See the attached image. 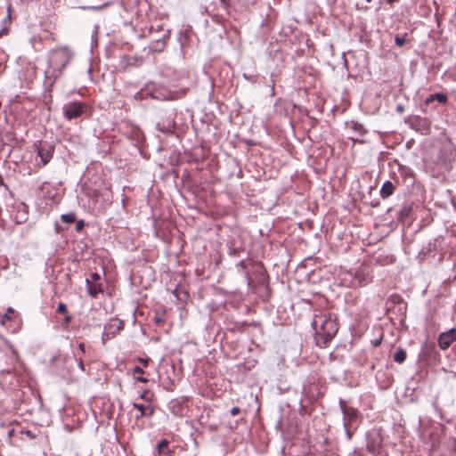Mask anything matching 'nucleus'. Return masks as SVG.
Instances as JSON below:
<instances>
[{"label":"nucleus","mask_w":456,"mask_h":456,"mask_svg":"<svg viewBox=\"0 0 456 456\" xmlns=\"http://www.w3.org/2000/svg\"><path fill=\"white\" fill-rule=\"evenodd\" d=\"M312 326L315 330L316 343L320 346H326L338 330L336 320L327 313L314 314Z\"/></svg>","instance_id":"nucleus-1"},{"label":"nucleus","mask_w":456,"mask_h":456,"mask_svg":"<svg viewBox=\"0 0 456 456\" xmlns=\"http://www.w3.org/2000/svg\"><path fill=\"white\" fill-rule=\"evenodd\" d=\"M71 60V53L67 47L56 48L49 52L48 65L45 71V79L53 84L62 74V70Z\"/></svg>","instance_id":"nucleus-2"},{"label":"nucleus","mask_w":456,"mask_h":456,"mask_svg":"<svg viewBox=\"0 0 456 456\" xmlns=\"http://www.w3.org/2000/svg\"><path fill=\"white\" fill-rule=\"evenodd\" d=\"M338 404L343 414V426L345 432L348 439L351 438L352 435L350 428L352 425L358 422L360 418V412L357 409L348 406L343 399H339Z\"/></svg>","instance_id":"nucleus-3"},{"label":"nucleus","mask_w":456,"mask_h":456,"mask_svg":"<svg viewBox=\"0 0 456 456\" xmlns=\"http://www.w3.org/2000/svg\"><path fill=\"white\" fill-rule=\"evenodd\" d=\"M86 104L81 102H70L63 105L64 118L68 120L79 118L85 111Z\"/></svg>","instance_id":"nucleus-4"},{"label":"nucleus","mask_w":456,"mask_h":456,"mask_svg":"<svg viewBox=\"0 0 456 456\" xmlns=\"http://www.w3.org/2000/svg\"><path fill=\"white\" fill-rule=\"evenodd\" d=\"M54 152V147L47 142H40L37 147V155L41 159V164L38 167L47 165L52 159Z\"/></svg>","instance_id":"nucleus-5"},{"label":"nucleus","mask_w":456,"mask_h":456,"mask_svg":"<svg viewBox=\"0 0 456 456\" xmlns=\"http://www.w3.org/2000/svg\"><path fill=\"white\" fill-rule=\"evenodd\" d=\"M382 444V437L379 433H370L367 436V449L372 454L379 452Z\"/></svg>","instance_id":"nucleus-6"},{"label":"nucleus","mask_w":456,"mask_h":456,"mask_svg":"<svg viewBox=\"0 0 456 456\" xmlns=\"http://www.w3.org/2000/svg\"><path fill=\"white\" fill-rule=\"evenodd\" d=\"M456 340V329L452 328L443 332L438 337V346L442 350H446Z\"/></svg>","instance_id":"nucleus-7"},{"label":"nucleus","mask_w":456,"mask_h":456,"mask_svg":"<svg viewBox=\"0 0 456 456\" xmlns=\"http://www.w3.org/2000/svg\"><path fill=\"white\" fill-rule=\"evenodd\" d=\"M124 327V322L121 320L118 319H112L110 321V322L105 326V330L111 333L112 335H115L117 332L121 330Z\"/></svg>","instance_id":"nucleus-8"},{"label":"nucleus","mask_w":456,"mask_h":456,"mask_svg":"<svg viewBox=\"0 0 456 456\" xmlns=\"http://www.w3.org/2000/svg\"><path fill=\"white\" fill-rule=\"evenodd\" d=\"M86 289L88 294L95 297L100 292L102 291V285L97 282H92L91 280H86Z\"/></svg>","instance_id":"nucleus-9"},{"label":"nucleus","mask_w":456,"mask_h":456,"mask_svg":"<svg viewBox=\"0 0 456 456\" xmlns=\"http://www.w3.org/2000/svg\"><path fill=\"white\" fill-rule=\"evenodd\" d=\"M395 186L390 181H387L383 183L380 189V196L383 199L388 198L394 193Z\"/></svg>","instance_id":"nucleus-10"},{"label":"nucleus","mask_w":456,"mask_h":456,"mask_svg":"<svg viewBox=\"0 0 456 456\" xmlns=\"http://www.w3.org/2000/svg\"><path fill=\"white\" fill-rule=\"evenodd\" d=\"M448 100V97L446 94L442 93H436L434 94H430L428 97L425 100V104H430L434 101H437L440 103H445Z\"/></svg>","instance_id":"nucleus-11"},{"label":"nucleus","mask_w":456,"mask_h":456,"mask_svg":"<svg viewBox=\"0 0 456 456\" xmlns=\"http://www.w3.org/2000/svg\"><path fill=\"white\" fill-rule=\"evenodd\" d=\"M406 359V351L403 348H399L394 354V361L397 363H403Z\"/></svg>","instance_id":"nucleus-12"},{"label":"nucleus","mask_w":456,"mask_h":456,"mask_svg":"<svg viewBox=\"0 0 456 456\" xmlns=\"http://www.w3.org/2000/svg\"><path fill=\"white\" fill-rule=\"evenodd\" d=\"M133 407L139 411V415L136 416V419H139L141 418L146 417L147 415V407L137 403H133Z\"/></svg>","instance_id":"nucleus-13"},{"label":"nucleus","mask_w":456,"mask_h":456,"mask_svg":"<svg viewBox=\"0 0 456 456\" xmlns=\"http://www.w3.org/2000/svg\"><path fill=\"white\" fill-rule=\"evenodd\" d=\"M167 445H168V441L167 440H162L159 444H158V447H157V450H158V453L159 455H161V454H168L169 453V451H168V448H167Z\"/></svg>","instance_id":"nucleus-14"},{"label":"nucleus","mask_w":456,"mask_h":456,"mask_svg":"<svg viewBox=\"0 0 456 456\" xmlns=\"http://www.w3.org/2000/svg\"><path fill=\"white\" fill-rule=\"evenodd\" d=\"M17 315H8V314H1L0 319H1V325L6 326L7 322H16Z\"/></svg>","instance_id":"nucleus-15"},{"label":"nucleus","mask_w":456,"mask_h":456,"mask_svg":"<svg viewBox=\"0 0 456 456\" xmlns=\"http://www.w3.org/2000/svg\"><path fill=\"white\" fill-rule=\"evenodd\" d=\"M61 220L67 224H72L76 221V215L73 212L63 214L61 216Z\"/></svg>","instance_id":"nucleus-16"},{"label":"nucleus","mask_w":456,"mask_h":456,"mask_svg":"<svg viewBox=\"0 0 456 456\" xmlns=\"http://www.w3.org/2000/svg\"><path fill=\"white\" fill-rule=\"evenodd\" d=\"M407 41V34L403 35H396L395 37V45L399 47H402L405 42Z\"/></svg>","instance_id":"nucleus-17"},{"label":"nucleus","mask_w":456,"mask_h":456,"mask_svg":"<svg viewBox=\"0 0 456 456\" xmlns=\"http://www.w3.org/2000/svg\"><path fill=\"white\" fill-rule=\"evenodd\" d=\"M58 314H66L67 313V305L64 303H60L57 307Z\"/></svg>","instance_id":"nucleus-18"},{"label":"nucleus","mask_w":456,"mask_h":456,"mask_svg":"<svg viewBox=\"0 0 456 456\" xmlns=\"http://www.w3.org/2000/svg\"><path fill=\"white\" fill-rule=\"evenodd\" d=\"M5 314H8V315H17L16 321H20L19 314H17L12 307H8Z\"/></svg>","instance_id":"nucleus-19"},{"label":"nucleus","mask_w":456,"mask_h":456,"mask_svg":"<svg viewBox=\"0 0 456 456\" xmlns=\"http://www.w3.org/2000/svg\"><path fill=\"white\" fill-rule=\"evenodd\" d=\"M148 395H149V391L145 390L141 394L140 398L146 402H151V398Z\"/></svg>","instance_id":"nucleus-20"},{"label":"nucleus","mask_w":456,"mask_h":456,"mask_svg":"<svg viewBox=\"0 0 456 456\" xmlns=\"http://www.w3.org/2000/svg\"><path fill=\"white\" fill-rule=\"evenodd\" d=\"M78 350H79V356L82 357L83 354H85L86 353V346L84 343H79L78 344Z\"/></svg>","instance_id":"nucleus-21"},{"label":"nucleus","mask_w":456,"mask_h":456,"mask_svg":"<svg viewBox=\"0 0 456 456\" xmlns=\"http://www.w3.org/2000/svg\"><path fill=\"white\" fill-rule=\"evenodd\" d=\"M91 281L92 282H97L100 280V275L96 273H94L91 274Z\"/></svg>","instance_id":"nucleus-22"},{"label":"nucleus","mask_w":456,"mask_h":456,"mask_svg":"<svg viewBox=\"0 0 456 456\" xmlns=\"http://www.w3.org/2000/svg\"><path fill=\"white\" fill-rule=\"evenodd\" d=\"M83 227H84V221L83 220L78 221L76 224V230L77 232H79L83 229Z\"/></svg>","instance_id":"nucleus-23"},{"label":"nucleus","mask_w":456,"mask_h":456,"mask_svg":"<svg viewBox=\"0 0 456 456\" xmlns=\"http://www.w3.org/2000/svg\"><path fill=\"white\" fill-rule=\"evenodd\" d=\"M240 409L239 407H233L231 410V415L232 416H236L237 414L240 413Z\"/></svg>","instance_id":"nucleus-24"},{"label":"nucleus","mask_w":456,"mask_h":456,"mask_svg":"<svg viewBox=\"0 0 456 456\" xmlns=\"http://www.w3.org/2000/svg\"><path fill=\"white\" fill-rule=\"evenodd\" d=\"M154 414V409L151 406H147V415L146 417H151Z\"/></svg>","instance_id":"nucleus-25"},{"label":"nucleus","mask_w":456,"mask_h":456,"mask_svg":"<svg viewBox=\"0 0 456 456\" xmlns=\"http://www.w3.org/2000/svg\"><path fill=\"white\" fill-rule=\"evenodd\" d=\"M77 365L79 367V369L81 370H85V365H84V362H83V360H82V357L79 356L78 360H77Z\"/></svg>","instance_id":"nucleus-26"},{"label":"nucleus","mask_w":456,"mask_h":456,"mask_svg":"<svg viewBox=\"0 0 456 456\" xmlns=\"http://www.w3.org/2000/svg\"><path fill=\"white\" fill-rule=\"evenodd\" d=\"M134 372L138 373V374H142L144 371H143L142 368H141L139 366H135L134 368Z\"/></svg>","instance_id":"nucleus-27"},{"label":"nucleus","mask_w":456,"mask_h":456,"mask_svg":"<svg viewBox=\"0 0 456 456\" xmlns=\"http://www.w3.org/2000/svg\"><path fill=\"white\" fill-rule=\"evenodd\" d=\"M71 320H72L71 315H70V314H66V316H65V318H64V322H65L66 324H69V323L71 322Z\"/></svg>","instance_id":"nucleus-28"},{"label":"nucleus","mask_w":456,"mask_h":456,"mask_svg":"<svg viewBox=\"0 0 456 456\" xmlns=\"http://www.w3.org/2000/svg\"><path fill=\"white\" fill-rule=\"evenodd\" d=\"M140 362L142 363L143 367H147V365L149 363V359H140Z\"/></svg>","instance_id":"nucleus-29"},{"label":"nucleus","mask_w":456,"mask_h":456,"mask_svg":"<svg viewBox=\"0 0 456 456\" xmlns=\"http://www.w3.org/2000/svg\"><path fill=\"white\" fill-rule=\"evenodd\" d=\"M171 128H172V126H168V127H167V128H161V127H159V129L161 132H163V133H169V132L171 131Z\"/></svg>","instance_id":"nucleus-30"},{"label":"nucleus","mask_w":456,"mask_h":456,"mask_svg":"<svg viewBox=\"0 0 456 456\" xmlns=\"http://www.w3.org/2000/svg\"><path fill=\"white\" fill-rule=\"evenodd\" d=\"M155 321L157 323H162L164 322V319L161 316H156Z\"/></svg>","instance_id":"nucleus-31"},{"label":"nucleus","mask_w":456,"mask_h":456,"mask_svg":"<svg viewBox=\"0 0 456 456\" xmlns=\"http://www.w3.org/2000/svg\"><path fill=\"white\" fill-rule=\"evenodd\" d=\"M137 380L140 381V382H142V383H147L148 382V379H146L144 377H138Z\"/></svg>","instance_id":"nucleus-32"},{"label":"nucleus","mask_w":456,"mask_h":456,"mask_svg":"<svg viewBox=\"0 0 456 456\" xmlns=\"http://www.w3.org/2000/svg\"><path fill=\"white\" fill-rule=\"evenodd\" d=\"M397 111L402 113L403 111V107L402 105H398Z\"/></svg>","instance_id":"nucleus-33"},{"label":"nucleus","mask_w":456,"mask_h":456,"mask_svg":"<svg viewBox=\"0 0 456 456\" xmlns=\"http://www.w3.org/2000/svg\"><path fill=\"white\" fill-rule=\"evenodd\" d=\"M3 184H4V181H3L2 175H0V185H3Z\"/></svg>","instance_id":"nucleus-34"},{"label":"nucleus","mask_w":456,"mask_h":456,"mask_svg":"<svg viewBox=\"0 0 456 456\" xmlns=\"http://www.w3.org/2000/svg\"><path fill=\"white\" fill-rule=\"evenodd\" d=\"M395 0H388L389 3H393L395 2Z\"/></svg>","instance_id":"nucleus-35"}]
</instances>
